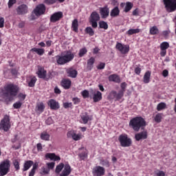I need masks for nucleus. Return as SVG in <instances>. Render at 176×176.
I'll return each mask as SVG.
<instances>
[{
	"instance_id": "c9c22d12",
	"label": "nucleus",
	"mask_w": 176,
	"mask_h": 176,
	"mask_svg": "<svg viewBox=\"0 0 176 176\" xmlns=\"http://www.w3.org/2000/svg\"><path fill=\"white\" fill-rule=\"evenodd\" d=\"M162 119H163V113H157L154 117V121L156 123H160Z\"/></svg>"
},
{
	"instance_id": "37998d69",
	"label": "nucleus",
	"mask_w": 176,
	"mask_h": 176,
	"mask_svg": "<svg viewBox=\"0 0 176 176\" xmlns=\"http://www.w3.org/2000/svg\"><path fill=\"white\" fill-rule=\"evenodd\" d=\"M131 9H133V4L131 3V2H126L124 12H125V13H127L128 12H130Z\"/></svg>"
},
{
	"instance_id": "c756f323",
	"label": "nucleus",
	"mask_w": 176,
	"mask_h": 176,
	"mask_svg": "<svg viewBox=\"0 0 176 176\" xmlns=\"http://www.w3.org/2000/svg\"><path fill=\"white\" fill-rule=\"evenodd\" d=\"M30 52H34V53H36L38 56H43L45 54V49L43 48H36L34 47L30 50Z\"/></svg>"
},
{
	"instance_id": "0eeeda50",
	"label": "nucleus",
	"mask_w": 176,
	"mask_h": 176,
	"mask_svg": "<svg viewBox=\"0 0 176 176\" xmlns=\"http://www.w3.org/2000/svg\"><path fill=\"white\" fill-rule=\"evenodd\" d=\"M98 21H100V14L97 12H93L89 17V23L92 28H97L98 27Z\"/></svg>"
},
{
	"instance_id": "e433bc0d",
	"label": "nucleus",
	"mask_w": 176,
	"mask_h": 176,
	"mask_svg": "<svg viewBox=\"0 0 176 176\" xmlns=\"http://www.w3.org/2000/svg\"><path fill=\"white\" fill-rule=\"evenodd\" d=\"M41 175H49L50 174V170L46 166H42L41 168Z\"/></svg>"
},
{
	"instance_id": "79ce46f5",
	"label": "nucleus",
	"mask_w": 176,
	"mask_h": 176,
	"mask_svg": "<svg viewBox=\"0 0 176 176\" xmlns=\"http://www.w3.org/2000/svg\"><path fill=\"white\" fill-rule=\"evenodd\" d=\"M96 61V59L94 57H91L88 60H87V67L90 69L93 68V65Z\"/></svg>"
},
{
	"instance_id": "de8ad7c7",
	"label": "nucleus",
	"mask_w": 176,
	"mask_h": 176,
	"mask_svg": "<svg viewBox=\"0 0 176 176\" xmlns=\"http://www.w3.org/2000/svg\"><path fill=\"white\" fill-rule=\"evenodd\" d=\"M100 28H103V30H108V23L104 21H101L99 22Z\"/></svg>"
},
{
	"instance_id": "7c9ffc66",
	"label": "nucleus",
	"mask_w": 176,
	"mask_h": 176,
	"mask_svg": "<svg viewBox=\"0 0 176 176\" xmlns=\"http://www.w3.org/2000/svg\"><path fill=\"white\" fill-rule=\"evenodd\" d=\"M143 82L144 83L148 84L149 82H151V72L147 71L143 77Z\"/></svg>"
},
{
	"instance_id": "72a5a7b5",
	"label": "nucleus",
	"mask_w": 176,
	"mask_h": 176,
	"mask_svg": "<svg viewBox=\"0 0 176 176\" xmlns=\"http://www.w3.org/2000/svg\"><path fill=\"white\" fill-rule=\"evenodd\" d=\"M78 27L79 23H78V19H74L72 23V30L74 31V32H78Z\"/></svg>"
},
{
	"instance_id": "1a4fd4ad",
	"label": "nucleus",
	"mask_w": 176,
	"mask_h": 176,
	"mask_svg": "<svg viewBox=\"0 0 176 176\" xmlns=\"http://www.w3.org/2000/svg\"><path fill=\"white\" fill-rule=\"evenodd\" d=\"M116 47L122 54H127L130 52V46L129 45L122 44L118 43L116 45Z\"/></svg>"
},
{
	"instance_id": "4c0bfd02",
	"label": "nucleus",
	"mask_w": 176,
	"mask_h": 176,
	"mask_svg": "<svg viewBox=\"0 0 176 176\" xmlns=\"http://www.w3.org/2000/svg\"><path fill=\"white\" fill-rule=\"evenodd\" d=\"M167 108V104L165 102H160L157 105V111H160L166 109Z\"/></svg>"
},
{
	"instance_id": "6ab92c4d",
	"label": "nucleus",
	"mask_w": 176,
	"mask_h": 176,
	"mask_svg": "<svg viewBox=\"0 0 176 176\" xmlns=\"http://www.w3.org/2000/svg\"><path fill=\"white\" fill-rule=\"evenodd\" d=\"M136 141H141V140H146L148 138V132L142 131L135 135Z\"/></svg>"
},
{
	"instance_id": "a19ab883",
	"label": "nucleus",
	"mask_w": 176,
	"mask_h": 176,
	"mask_svg": "<svg viewBox=\"0 0 176 176\" xmlns=\"http://www.w3.org/2000/svg\"><path fill=\"white\" fill-rule=\"evenodd\" d=\"M170 47V44L168 43V42H162L160 44V50H167V49H168Z\"/></svg>"
},
{
	"instance_id": "9b49d317",
	"label": "nucleus",
	"mask_w": 176,
	"mask_h": 176,
	"mask_svg": "<svg viewBox=\"0 0 176 176\" xmlns=\"http://www.w3.org/2000/svg\"><path fill=\"white\" fill-rule=\"evenodd\" d=\"M91 94L92 96L94 102H98V101H101V100H102V94L100 91L91 90Z\"/></svg>"
},
{
	"instance_id": "09e8293b",
	"label": "nucleus",
	"mask_w": 176,
	"mask_h": 176,
	"mask_svg": "<svg viewBox=\"0 0 176 176\" xmlns=\"http://www.w3.org/2000/svg\"><path fill=\"white\" fill-rule=\"evenodd\" d=\"M47 166V168H48V170L50 171V170H54V166H56V162H47L46 164Z\"/></svg>"
},
{
	"instance_id": "39448f33",
	"label": "nucleus",
	"mask_w": 176,
	"mask_h": 176,
	"mask_svg": "<svg viewBox=\"0 0 176 176\" xmlns=\"http://www.w3.org/2000/svg\"><path fill=\"white\" fill-rule=\"evenodd\" d=\"M10 171V161L6 160L0 164V175L5 176Z\"/></svg>"
},
{
	"instance_id": "aec40b11",
	"label": "nucleus",
	"mask_w": 176,
	"mask_h": 176,
	"mask_svg": "<svg viewBox=\"0 0 176 176\" xmlns=\"http://www.w3.org/2000/svg\"><path fill=\"white\" fill-rule=\"evenodd\" d=\"M94 175L102 176L105 174V168L102 166H96L93 171Z\"/></svg>"
},
{
	"instance_id": "774afa93",
	"label": "nucleus",
	"mask_w": 176,
	"mask_h": 176,
	"mask_svg": "<svg viewBox=\"0 0 176 176\" xmlns=\"http://www.w3.org/2000/svg\"><path fill=\"white\" fill-rule=\"evenodd\" d=\"M73 102L75 105H77V104H79L80 102V100L78 98H73Z\"/></svg>"
},
{
	"instance_id": "2eb2a0df",
	"label": "nucleus",
	"mask_w": 176,
	"mask_h": 176,
	"mask_svg": "<svg viewBox=\"0 0 176 176\" xmlns=\"http://www.w3.org/2000/svg\"><path fill=\"white\" fill-rule=\"evenodd\" d=\"M17 14H25L28 13V7L25 4H22L16 8Z\"/></svg>"
},
{
	"instance_id": "a211bd4d",
	"label": "nucleus",
	"mask_w": 176,
	"mask_h": 176,
	"mask_svg": "<svg viewBox=\"0 0 176 176\" xmlns=\"http://www.w3.org/2000/svg\"><path fill=\"white\" fill-rule=\"evenodd\" d=\"M80 123H82L83 124H87L89 120H91V117L89 116V114L87 112L82 113L80 115Z\"/></svg>"
},
{
	"instance_id": "13d9d810",
	"label": "nucleus",
	"mask_w": 176,
	"mask_h": 176,
	"mask_svg": "<svg viewBox=\"0 0 176 176\" xmlns=\"http://www.w3.org/2000/svg\"><path fill=\"white\" fill-rule=\"evenodd\" d=\"M25 97H26V95L22 93H20L18 95V98H19V100H21V101H24L25 100Z\"/></svg>"
},
{
	"instance_id": "bb28decb",
	"label": "nucleus",
	"mask_w": 176,
	"mask_h": 176,
	"mask_svg": "<svg viewBox=\"0 0 176 176\" xmlns=\"http://www.w3.org/2000/svg\"><path fill=\"white\" fill-rule=\"evenodd\" d=\"M100 14L102 19H107L109 16V8H100Z\"/></svg>"
},
{
	"instance_id": "20e7f679",
	"label": "nucleus",
	"mask_w": 176,
	"mask_h": 176,
	"mask_svg": "<svg viewBox=\"0 0 176 176\" xmlns=\"http://www.w3.org/2000/svg\"><path fill=\"white\" fill-rule=\"evenodd\" d=\"M118 141L122 148H128L129 146H131V144H133L131 139L125 133L121 134L119 136Z\"/></svg>"
},
{
	"instance_id": "5701e85b",
	"label": "nucleus",
	"mask_w": 176,
	"mask_h": 176,
	"mask_svg": "<svg viewBox=\"0 0 176 176\" xmlns=\"http://www.w3.org/2000/svg\"><path fill=\"white\" fill-rule=\"evenodd\" d=\"M36 77L34 76H31L26 79V82L28 84L29 87H34L35 86V83H36Z\"/></svg>"
},
{
	"instance_id": "49530a36",
	"label": "nucleus",
	"mask_w": 176,
	"mask_h": 176,
	"mask_svg": "<svg viewBox=\"0 0 176 176\" xmlns=\"http://www.w3.org/2000/svg\"><path fill=\"white\" fill-rule=\"evenodd\" d=\"M150 34L151 35H156V34H159V29H157V27L153 26L150 28Z\"/></svg>"
},
{
	"instance_id": "864d4df0",
	"label": "nucleus",
	"mask_w": 176,
	"mask_h": 176,
	"mask_svg": "<svg viewBox=\"0 0 176 176\" xmlns=\"http://www.w3.org/2000/svg\"><path fill=\"white\" fill-rule=\"evenodd\" d=\"M22 105H23V103L20 101H18L14 103L13 107L15 109H19V108H21Z\"/></svg>"
},
{
	"instance_id": "412c9836",
	"label": "nucleus",
	"mask_w": 176,
	"mask_h": 176,
	"mask_svg": "<svg viewBox=\"0 0 176 176\" xmlns=\"http://www.w3.org/2000/svg\"><path fill=\"white\" fill-rule=\"evenodd\" d=\"M71 171H72L71 166L69 164H65L64 165L60 176H68L71 174Z\"/></svg>"
},
{
	"instance_id": "f704fd0d",
	"label": "nucleus",
	"mask_w": 176,
	"mask_h": 176,
	"mask_svg": "<svg viewBox=\"0 0 176 176\" xmlns=\"http://www.w3.org/2000/svg\"><path fill=\"white\" fill-rule=\"evenodd\" d=\"M38 166H39V164L38 162H35L32 168L31 169L30 172L29 173V176L35 175V171H36V169L38 168Z\"/></svg>"
},
{
	"instance_id": "3c124183",
	"label": "nucleus",
	"mask_w": 176,
	"mask_h": 176,
	"mask_svg": "<svg viewBox=\"0 0 176 176\" xmlns=\"http://www.w3.org/2000/svg\"><path fill=\"white\" fill-rule=\"evenodd\" d=\"M12 163H13L14 168L16 170H20V163L19 162V161L17 160H14Z\"/></svg>"
},
{
	"instance_id": "69168bd1",
	"label": "nucleus",
	"mask_w": 176,
	"mask_h": 176,
	"mask_svg": "<svg viewBox=\"0 0 176 176\" xmlns=\"http://www.w3.org/2000/svg\"><path fill=\"white\" fill-rule=\"evenodd\" d=\"M97 68H98V69H104V68H105V63H100L98 65Z\"/></svg>"
},
{
	"instance_id": "4d7b16f0",
	"label": "nucleus",
	"mask_w": 176,
	"mask_h": 176,
	"mask_svg": "<svg viewBox=\"0 0 176 176\" xmlns=\"http://www.w3.org/2000/svg\"><path fill=\"white\" fill-rule=\"evenodd\" d=\"M120 87H121V90H120V91H124H124H126V87H127V83H126V82H122L121 83V85H120Z\"/></svg>"
},
{
	"instance_id": "9d476101",
	"label": "nucleus",
	"mask_w": 176,
	"mask_h": 176,
	"mask_svg": "<svg viewBox=\"0 0 176 176\" xmlns=\"http://www.w3.org/2000/svg\"><path fill=\"white\" fill-rule=\"evenodd\" d=\"M45 12H46V7L45 6V4H39L34 10V14L37 17L42 16V14H45Z\"/></svg>"
},
{
	"instance_id": "cd10ccee",
	"label": "nucleus",
	"mask_w": 176,
	"mask_h": 176,
	"mask_svg": "<svg viewBox=\"0 0 176 176\" xmlns=\"http://www.w3.org/2000/svg\"><path fill=\"white\" fill-rule=\"evenodd\" d=\"M119 14H120V10H119V7L118 6H116L110 12L111 17H118Z\"/></svg>"
},
{
	"instance_id": "7ed1b4c3",
	"label": "nucleus",
	"mask_w": 176,
	"mask_h": 176,
	"mask_svg": "<svg viewBox=\"0 0 176 176\" xmlns=\"http://www.w3.org/2000/svg\"><path fill=\"white\" fill-rule=\"evenodd\" d=\"M145 126H146V122L142 117L133 118L129 122V127L133 129L134 131H140V129H142Z\"/></svg>"
},
{
	"instance_id": "f257e3e1",
	"label": "nucleus",
	"mask_w": 176,
	"mask_h": 176,
	"mask_svg": "<svg viewBox=\"0 0 176 176\" xmlns=\"http://www.w3.org/2000/svg\"><path fill=\"white\" fill-rule=\"evenodd\" d=\"M20 88L13 84L10 83L4 86L3 89H0V96L1 97H16L19 94Z\"/></svg>"
},
{
	"instance_id": "2f4dec72",
	"label": "nucleus",
	"mask_w": 176,
	"mask_h": 176,
	"mask_svg": "<svg viewBox=\"0 0 176 176\" xmlns=\"http://www.w3.org/2000/svg\"><path fill=\"white\" fill-rule=\"evenodd\" d=\"M79 151H82V153L79 154V157L81 159V160H85V159H87V153L86 152V149H85V147L80 148Z\"/></svg>"
},
{
	"instance_id": "b1692460",
	"label": "nucleus",
	"mask_w": 176,
	"mask_h": 176,
	"mask_svg": "<svg viewBox=\"0 0 176 176\" xmlns=\"http://www.w3.org/2000/svg\"><path fill=\"white\" fill-rule=\"evenodd\" d=\"M34 164V161L32 160L25 161L23 164L22 171H28V170H30V168H31Z\"/></svg>"
},
{
	"instance_id": "393cba45",
	"label": "nucleus",
	"mask_w": 176,
	"mask_h": 176,
	"mask_svg": "<svg viewBox=\"0 0 176 176\" xmlns=\"http://www.w3.org/2000/svg\"><path fill=\"white\" fill-rule=\"evenodd\" d=\"M66 72L69 78H76L78 76V71L74 68L67 69Z\"/></svg>"
},
{
	"instance_id": "ddd939ff",
	"label": "nucleus",
	"mask_w": 176,
	"mask_h": 176,
	"mask_svg": "<svg viewBox=\"0 0 176 176\" xmlns=\"http://www.w3.org/2000/svg\"><path fill=\"white\" fill-rule=\"evenodd\" d=\"M45 157L47 160H52L54 162H60L61 160V158L58 155H56V153H47L45 155Z\"/></svg>"
},
{
	"instance_id": "423d86ee",
	"label": "nucleus",
	"mask_w": 176,
	"mask_h": 176,
	"mask_svg": "<svg viewBox=\"0 0 176 176\" xmlns=\"http://www.w3.org/2000/svg\"><path fill=\"white\" fill-rule=\"evenodd\" d=\"M10 126V118L9 116L6 115L4 116L3 120H1V121L0 122V129H1V130H3L4 131H9Z\"/></svg>"
},
{
	"instance_id": "f8f14e48",
	"label": "nucleus",
	"mask_w": 176,
	"mask_h": 176,
	"mask_svg": "<svg viewBox=\"0 0 176 176\" xmlns=\"http://www.w3.org/2000/svg\"><path fill=\"white\" fill-rule=\"evenodd\" d=\"M67 135V138H72L74 141H79V140H82V134H76V132L73 130L68 131Z\"/></svg>"
},
{
	"instance_id": "680f3d73",
	"label": "nucleus",
	"mask_w": 176,
	"mask_h": 176,
	"mask_svg": "<svg viewBox=\"0 0 176 176\" xmlns=\"http://www.w3.org/2000/svg\"><path fill=\"white\" fill-rule=\"evenodd\" d=\"M16 2H17L16 0H9L8 1V8H12V6H13L14 5V3H16Z\"/></svg>"
},
{
	"instance_id": "4be33fe9",
	"label": "nucleus",
	"mask_w": 176,
	"mask_h": 176,
	"mask_svg": "<svg viewBox=\"0 0 176 176\" xmlns=\"http://www.w3.org/2000/svg\"><path fill=\"white\" fill-rule=\"evenodd\" d=\"M36 74L40 79H45V78H46V70H45V68L41 66H38V71Z\"/></svg>"
},
{
	"instance_id": "5fc2aeb1",
	"label": "nucleus",
	"mask_w": 176,
	"mask_h": 176,
	"mask_svg": "<svg viewBox=\"0 0 176 176\" xmlns=\"http://www.w3.org/2000/svg\"><path fill=\"white\" fill-rule=\"evenodd\" d=\"M89 91L85 89L81 92V95L82 96L83 98H89Z\"/></svg>"
},
{
	"instance_id": "f3484780",
	"label": "nucleus",
	"mask_w": 176,
	"mask_h": 176,
	"mask_svg": "<svg viewBox=\"0 0 176 176\" xmlns=\"http://www.w3.org/2000/svg\"><path fill=\"white\" fill-rule=\"evenodd\" d=\"M48 105L52 109H54V111L60 109V103H58V102L56 101L54 99L50 100L48 102Z\"/></svg>"
},
{
	"instance_id": "6e6552de",
	"label": "nucleus",
	"mask_w": 176,
	"mask_h": 176,
	"mask_svg": "<svg viewBox=\"0 0 176 176\" xmlns=\"http://www.w3.org/2000/svg\"><path fill=\"white\" fill-rule=\"evenodd\" d=\"M164 5L167 12H174L176 10V0H163Z\"/></svg>"
},
{
	"instance_id": "338daca9",
	"label": "nucleus",
	"mask_w": 176,
	"mask_h": 176,
	"mask_svg": "<svg viewBox=\"0 0 176 176\" xmlns=\"http://www.w3.org/2000/svg\"><path fill=\"white\" fill-rule=\"evenodd\" d=\"M36 148H37V151L38 152H42V149H43V148L42 147V144H41V143H38L36 144Z\"/></svg>"
},
{
	"instance_id": "603ef678",
	"label": "nucleus",
	"mask_w": 176,
	"mask_h": 176,
	"mask_svg": "<svg viewBox=\"0 0 176 176\" xmlns=\"http://www.w3.org/2000/svg\"><path fill=\"white\" fill-rule=\"evenodd\" d=\"M100 164L104 166V167H109V162L107 160H101Z\"/></svg>"
},
{
	"instance_id": "f03ea898",
	"label": "nucleus",
	"mask_w": 176,
	"mask_h": 176,
	"mask_svg": "<svg viewBox=\"0 0 176 176\" xmlns=\"http://www.w3.org/2000/svg\"><path fill=\"white\" fill-rule=\"evenodd\" d=\"M55 58L58 65H64L68 64V63H71L75 58V52L67 50L63 52L60 55L56 56Z\"/></svg>"
},
{
	"instance_id": "ea45409f",
	"label": "nucleus",
	"mask_w": 176,
	"mask_h": 176,
	"mask_svg": "<svg viewBox=\"0 0 176 176\" xmlns=\"http://www.w3.org/2000/svg\"><path fill=\"white\" fill-rule=\"evenodd\" d=\"M141 30H140L139 28L137 29H129L127 32H126V34L127 35H133V34H139V32H140Z\"/></svg>"
},
{
	"instance_id": "58836bf2",
	"label": "nucleus",
	"mask_w": 176,
	"mask_h": 176,
	"mask_svg": "<svg viewBox=\"0 0 176 176\" xmlns=\"http://www.w3.org/2000/svg\"><path fill=\"white\" fill-rule=\"evenodd\" d=\"M64 168V164L60 163L58 165L56 166L55 168V173L56 174H60L61 171H63V169Z\"/></svg>"
},
{
	"instance_id": "a18cd8bd",
	"label": "nucleus",
	"mask_w": 176,
	"mask_h": 176,
	"mask_svg": "<svg viewBox=\"0 0 176 176\" xmlns=\"http://www.w3.org/2000/svg\"><path fill=\"white\" fill-rule=\"evenodd\" d=\"M36 108L38 112H39V113H42V112H43V111L45 110V105L42 102H41L37 104Z\"/></svg>"
},
{
	"instance_id": "052dcab7",
	"label": "nucleus",
	"mask_w": 176,
	"mask_h": 176,
	"mask_svg": "<svg viewBox=\"0 0 176 176\" xmlns=\"http://www.w3.org/2000/svg\"><path fill=\"white\" fill-rule=\"evenodd\" d=\"M53 118H52V117H49L46 120H45V123L46 124L50 125V124H53Z\"/></svg>"
},
{
	"instance_id": "4468645a",
	"label": "nucleus",
	"mask_w": 176,
	"mask_h": 176,
	"mask_svg": "<svg viewBox=\"0 0 176 176\" xmlns=\"http://www.w3.org/2000/svg\"><path fill=\"white\" fill-rule=\"evenodd\" d=\"M62 17L63 12H57L51 15L50 20L51 23H56V21H58Z\"/></svg>"
},
{
	"instance_id": "c85d7f7f",
	"label": "nucleus",
	"mask_w": 176,
	"mask_h": 176,
	"mask_svg": "<svg viewBox=\"0 0 176 176\" xmlns=\"http://www.w3.org/2000/svg\"><path fill=\"white\" fill-rule=\"evenodd\" d=\"M71 80L69 79H63L61 81V86L64 87L66 90L71 87Z\"/></svg>"
},
{
	"instance_id": "dca6fc26",
	"label": "nucleus",
	"mask_w": 176,
	"mask_h": 176,
	"mask_svg": "<svg viewBox=\"0 0 176 176\" xmlns=\"http://www.w3.org/2000/svg\"><path fill=\"white\" fill-rule=\"evenodd\" d=\"M111 97H113V98H116L117 101H119V100L122 99V97L124 96V91H120L118 93L116 92V91H111L110 93Z\"/></svg>"
},
{
	"instance_id": "8fccbe9b",
	"label": "nucleus",
	"mask_w": 176,
	"mask_h": 176,
	"mask_svg": "<svg viewBox=\"0 0 176 176\" xmlns=\"http://www.w3.org/2000/svg\"><path fill=\"white\" fill-rule=\"evenodd\" d=\"M85 32H87V34L90 35V36H93V35H94V30H93V28L90 27L86 28Z\"/></svg>"
},
{
	"instance_id": "c03bdc74",
	"label": "nucleus",
	"mask_w": 176,
	"mask_h": 176,
	"mask_svg": "<svg viewBox=\"0 0 176 176\" xmlns=\"http://www.w3.org/2000/svg\"><path fill=\"white\" fill-rule=\"evenodd\" d=\"M87 49L86 47H82L80 49L78 52V57H83L85 54H87Z\"/></svg>"
},
{
	"instance_id": "0e129e2a",
	"label": "nucleus",
	"mask_w": 176,
	"mask_h": 176,
	"mask_svg": "<svg viewBox=\"0 0 176 176\" xmlns=\"http://www.w3.org/2000/svg\"><path fill=\"white\" fill-rule=\"evenodd\" d=\"M44 3L47 5H53V3H56V0H45Z\"/></svg>"
},
{
	"instance_id": "a878e982",
	"label": "nucleus",
	"mask_w": 176,
	"mask_h": 176,
	"mask_svg": "<svg viewBox=\"0 0 176 176\" xmlns=\"http://www.w3.org/2000/svg\"><path fill=\"white\" fill-rule=\"evenodd\" d=\"M109 82H114V83H120V77L117 74H111L109 76Z\"/></svg>"
},
{
	"instance_id": "473e14b6",
	"label": "nucleus",
	"mask_w": 176,
	"mask_h": 176,
	"mask_svg": "<svg viewBox=\"0 0 176 176\" xmlns=\"http://www.w3.org/2000/svg\"><path fill=\"white\" fill-rule=\"evenodd\" d=\"M40 138L43 141H50V135L47 132L41 133Z\"/></svg>"
},
{
	"instance_id": "6e6d98bb",
	"label": "nucleus",
	"mask_w": 176,
	"mask_h": 176,
	"mask_svg": "<svg viewBox=\"0 0 176 176\" xmlns=\"http://www.w3.org/2000/svg\"><path fill=\"white\" fill-rule=\"evenodd\" d=\"M72 107V102H64L63 103V108L65 109H68V108Z\"/></svg>"
},
{
	"instance_id": "e2e57ef3",
	"label": "nucleus",
	"mask_w": 176,
	"mask_h": 176,
	"mask_svg": "<svg viewBox=\"0 0 176 176\" xmlns=\"http://www.w3.org/2000/svg\"><path fill=\"white\" fill-rule=\"evenodd\" d=\"M5 23V19L3 17L0 16V28H3V25Z\"/></svg>"
},
{
	"instance_id": "bf43d9fd",
	"label": "nucleus",
	"mask_w": 176,
	"mask_h": 176,
	"mask_svg": "<svg viewBox=\"0 0 176 176\" xmlns=\"http://www.w3.org/2000/svg\"><path fill=\"white\" fill-rule=\"evenodd\" d=\"M155 174L157 176H165L166 173L163 172L162 170H155Z\"/></svg>"
}]
</instances>
